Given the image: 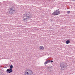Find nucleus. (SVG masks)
I'll return each mask as SVG.
<instances>
[{
  "label": "nucleus",
  "mask_w": 75,
  "mask_h": 75,
  "mask_svg": "<svg viewBox=\"0 0 75 75\" xmlns=\"http://www.w3.org/2000/svg\"><path fill=\"white\" fill-rule=\"evenodd\" d=\"M23 75H33V72L31 70L28 69L26 70Z\"/></svg>",
  "instance_id": "obj_1"
},
{
  "label": "nucleus",
  "mask_w": 75,
  "mask_h": 75,
  "mask_svg": "<svg viewBox=\"0 0 75 75\" xmlns=\"http://www.w3.org/2000/svg\"><path fill=\"white\" fill-rule=\"evenodd\" d=\"M28 16V14H26V15L23 18L24 20H25L26 21H28V20L32 18L31 15H29Z\"/></svg>",
  "instance_id": "obj_2"
},
{
  "label": "nucleus",
  "mask_w": 75,
  "mask_h": 75,
  "mask_svg": "<svg viewBox=\"0 0 75 75\" xmlns=\"http://www.w3.org/2000/svg\"><path fill=\"white\" fill-rule=\"evenodd\" d=\"M60 66L61 68V69L62 70H65V69L67 67V65L65 64V63L63 62L61 63Z\"/></svg>",
  "instance_id": "obj_3"
},
{
  "label": "nucleus",
  "mask_w": 75,
  "mask_h": 75,
  "mask_svg": "<svg viewBox=\"0 0 75 75\" xmlns=\"http://www.w3.org/2000/svg\"><path fill=\"white\" fill-rule=\"evenodd\" d=\"M60 13L61 12H60L59 10L58 9L57 10H56L54 11V12L52 14V16H57L60 14Z\"/></svg>",
  "instance_id": "obj_4"
},
{
  "label": "nucleus",
  "mask_w": 75,
  "mask_h": 75,
  "mask_svg": "<svg viewBox=\"0 0 75 75\" xmlns=\"http://www.w3.org/2000/svg\"><path fill=\"white\" fill-rule=\"evenodd\" d=\"M13 65H11L10 66V69H8L6 70L7 72H8V73H11L13 72V69H13Z\"/></svg>",
  "instance_id": "obj_5"
},
{
  "label": "nucleus",
  "mask_w": 75,
  "mask_h": 75,
  "mask_svg": "<svg viewBox=\"0 0 75 75\" xmlns=\"http://www.w3.org/2000/svg\"><path fill=\"white\" fill-rule=\"evenodd\" d=\"M16 10H13L12 8H10L9 10H8V11L9 12V13L10 14H12L13 11H15Z\"/></svg>",
  "instance_id": "obj_6"
},
{
  "label": "nucleus",
  "mask_w": 75,
  "mask_h": 75,
  "mask_svg": "<svg viewBox=\"0 0 75 75\" xmlns=\"http://www.w3.org/2000/svg\"><path fill=\"white\" fill-rule=\"evenodd\" d=\"M39 49L40 50H42V51H44V48L42 46H40L39 47Z\"/></svg>",
  "instance_id": "obj_7"
},
{
  "label": "nucleus",
  "mask_w": 75,
  "mask_h": 75,
  "mask_svg": "<svg viewBox=\"0 0 75 75\" xmlns=\"http://www.w3.org/2000/svg\"><path fill=\"white\" fill-rule=\"evenodd\" d=\"M66 43L67 44H68L70 43V40H67L66 42Z\"/></svg>",
  "instance_id": "obj_8"
},
{
  "label": "nucleus",
  "mask_w": 75,
  "mask_h": 75,
  "mask_svg": "<svg viewBox=\"0 0 75 75\" xmlns=\"http://www.w3.org/2000/svg\"><path fill=\"white\" fill-rule=\"evenodd\" d=\"M48 62H50V60H48L47 61H46L45 63V65H46Z\"/></svg>",
  "instance_id": "obj_9"
},
{
  "label": "nucleus",
  "mask_w": 75,
  "mask_h": 75,
  "mask_svg": "<svg viewBox=\"0 0 75 75\" xmlns=\"http://www.w3.org/2000/svg\"><path fill=\"white\" fill-rule=\"evenodd\" d=\"M51 68V67H48L47 68V70H49V69H50Z\"/></svg>",
  "instance_id": "obj_10"
},
{
  "label": "nucleus",
  "mask_w": 75,
  "mask_h": 75,
  "mask_svg": "<svg viewBox=\"0 0 75 75\" xmlns=\"http://www.w3.org/2000/svg\"><path fill=\"white\" fill-rule=\"evenodd\" d=\"M71 13L70 11H67V14H69V13Z\"/></svg>",
  "instance_id": "obj_11"
},
{
  "label": "nucleus",
  "mask_w": 75,
  "mask_h": 75,
  "mask_svg": "<svg viewBox=\"0 0 75 75\" xmlns=\"http://www.w3.org/2000/svg\"><path fill=\"white\" fill-rule=\"evenodd\" d=\"M50 62H53V61H50Z\"/></svg>",
  "instance_id": "obj_12"
},
{
  "label": "nucleus",
  "mask_w": 75,
  "mask_h": 75,
  "mask_svg": "<svg viewBox=\"0 0 75 75\" xmlns=\"http://www.w3.org/2000/svg\"><path fill=\"white\" fill-rule=\"evenodd\" d=\"M73 1H75V0H72Z\"/></svg>",
  "instance_id": "obj_13"
}]
</instances>
